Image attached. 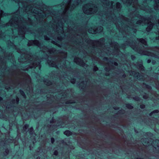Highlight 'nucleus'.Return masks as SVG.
Returning <instances> with one entry per match:
<instances>
[{"label": "nucleus", "mask_w": 159, "mask_h": 159, "mask_svg": "<svg viewBox=\"0 0 159 159\" xmlns=\"http://www.w3.org/2000/svg\"><path fill=\"white\" fill-rule=\"evenodd\" d=\"M141 20H138L136 22L133 20H131V21L129 20L124 17L122 15H121L116 18V16H115L114 13H110L109 15H108L107 19L111 20L116 25V27L119 30V32H121L124 35V33L127 34L128 31L131 28L133 29L135 27V23L137 24L140 25L142 23H146L148 21V18L141 16ZM126 36H123L124 40H125V38L127 36H129L128 34H126Z\"/></svg>", "instance_id": "nucleus-1"}, {"label": "nucleus", "mask_w": 159, "mask_h": 159, "mask_svg": "<svg viewBox=\"0 0 159 159\" xmlns=\"http://www.w3.org/2000/svg\"><path fill=\"white\" fill-rule=\"evenodd\" d=\"M84 0H64L63 3L58 6L61 7L62 13L61 16L67 26V31H73L74 26L73 23L70 20L68 19V14L69 11H72L76 6L80 4H81Z\"/></svg>", "instance_id": "nucleus-2"}, {"label": "nucleus", "mask_w": 159, "mask_h": 159, "mask_svg": "<svg viewBox=\"0 0 159 159\" xmlns=\"http://www.w3.org/2000/svg\"><path fill=\"white\" fill-rule=\"evenodd\" d=\"M104 39L102 38L98 41H95L93 43V46L94 47H100L101 54L104 52L107 55L112 54L113 55H118L120 52L119 49V45L117 43L115 42H111L109 43V46L112 48V49L109 47H106L105 45L104 44Z\"/></svg>", "instance_id": "nucleus-3"}, {"label": "nucleus", "mask_w": 159, "mask_h": 159, "mask_svg": "<svg viewBox=\"0 0 159 159\" xmlns=\"http://www.w3.org/2000/svg\"><path fill=\"white\" fill-rule=\"evenodd\" d=\"M130 39H127L126 40H125L124 44L121 45L120 47H121L122 49H124L125 48V46H129L134 51L141 54L149 56L154 57L155 58L157 57L158 56L153 53L144 50V49H147L148 48L147 41L145 39L142 38L139 39V41L141 43V44L143 45L142 47H139L138 46L136 45L135 43L133 41L132 43L130 42Z\"/></svg>", "instance_id": "nucleus-4"}, {"label": "nucleus", "mask_w": 159, "mask_h": 159, "mask_svg": "<svg viewBox=\"0 0 159 159\" xmlns=\"http://www.w3.org/2000/svg\"><path fill=\"white\" fill-rule=\"evenodd\" d=\"M17 52L20 53L24 52V53L21 54L20 57L18 58V60L20 62L30 63L29 65L26 66L24 67L22 69L23 70H28L29 68H35L36 67H38L39 69L40 70L41 67V61L37 57L34 59V57L31 55L25 53L26 51L24 49H22L21 51L20 49L18 50Z\"/></svg>", "instance_id": "nucleus-5"}, {"label": "nucleus", "mask_w": 159, "mask_h": 159, "mask_svg": "<svg viewBox=\"0 0 159 159\" xmlns=\"http://www.w3.org/2000/svg\"><path fill=\"white\" fill-rule=\"evenodd\" d=\"M82 10L84 14L87 15H92L96 13L98 11V9L96 5L89 3L84 5L83 7Z\"/></svg>", "instance_id": "nucleus-6"}, {"label": "nucleus", "mask_w": 159, "mask_h": 159, "mask_svg": "<svg viewBox=\"0 0 159 159\" xmlns=\"http://www.w3.org/2000/svg\"><path fill=\"white\" fill-rule=\"evenodd\" d=\"M59 61V59H58V60L55 59L52 60L48 59L47 61V62L49 66L58 68L57 66H58L60 64Z\"/></svg>", "instance_id": "nucleus-7"}, {"label": "nucleus", "mask_w": 159, "mask_h": 159, "mask_svg": "<svg viewBox=\"0 0 159 159\" xmlns=\"http://www.w3.org/2000/svg\"><path fill=\"white\" fill-rule=\"evenodd\" d=\"M102 6L104 7H108L111 9H113L114 6H113L114 2L111 1L110 2L108 0H101Z\"/></svg>", "instance_id": "nucleus-8"}, {"label": "nucleus", "mask_w": 159, "mask_h": 159, "mask_svg": "<svg viewBox=\"0 0 159 159\" xmlns=\"http://www.w3.org/2000/svg\"><path fill=\"white\" fill-rule=\"evenodd\" d=\"M103 60H105L107 61V62L108 63V65L109 66V67H106L105 68V70H106V71H110V66H111L113 64H114V65L116 66H118V63L116 62H113V61H109V60L108 59V58L107 57H105L103 58Z\"/></svg>", "instance_id": "nucleus-9"}, {"label": "nucleus", "mask_w": 159, "mask_h": 159, "mask_svg": "<svg viewBox=\"0 0 159 159\" xmlns=\"http://www.w3.org/2000/svg\"><path fill=\"white\" fill-rule=\"evenodd\" d=\"M74 61L77 64L83 67L85 66L87 67L88 65L86 64L80 58L78 57H75L74 59Z\"/></svg>", "instance_id": "nucleus-10"}, {"label": "nucleus", "mask_w": 159, "mask_h": 159, "mask_svg": "<svg viewBox=\"0 0 159 159\" xmlns=\"http://www.w3.org/2000/svg\"><path fill=\"white\" fill-rule=\"evenodd\" d=\"M28 46L35 45L38 47H39L41 46V43L39 41L37 40H29L27 44Z\"/></svg>", "instance_id": "nucleus-11"}, {"label": "nucleus", "mask_w": 159, "mask_h": 159, "mask_svg": "<svg viewBox=\"0 0 159 159\" xmlns=\"http://www.w3.org/2000/svg\"><path fill=\"white\" fill-rule=\"evenodd\" d=\"M122 2H123L124 4H126L127 6H130L132 3L133 2L134 5L133 7L134 8H136V5L134 4H136L137 3L136 0H135L134 2H133V0H123Z\"/></svg>", "instance_id": "nucleus-12"}, {"label": "nucleus", "mask_w": 159, "mask_h": 159, "mask_svg": "<svg viewBox=\"0 0 159 159\" xmlns=\"http://www.w3.org/2000/svg\"><path fill=\"white\" fill-rule=\"evenodd\" d=\"M147 23H148V26L146 29V30L147 32H149L152 29L153 26L154 25V24L151 21L149 22L148 20V21L147 22Z\"/></svg>", "instance_id": "nucleus-13"}, {"label": "nucleus", "mask_w": 159, "mask_h": 159, "mask_svg": "<svg viewBox=\"0 0 159 159\" xmlns=\"http://www.w3.org/2000/svg\"><path fill=\"white\" fill-rule=\"evenodd\" d=\"M152 145L155 149H157V148H159V140H156L153 141L152 143Z\"/></svg>", "instance_id": "nucleus-14"}, {"label": "nucleus", "mask_w": 159, "mask_h": 159, "mask_svg": "<svg viewBox=\"0 0 159 159\" xmlns=\"http://www.w3.org/2000/svg\"><path fill=\"white\" fill-rule=\"evenodd\" d=\"M143 144L145 146L149 145L150 143L148 139H143L142 140Z\"/></svg>", "instance_id": "nucleus-15"}, {"label": "nucleus", "mask_w": 159, "mask_h": 159, "mask_svg": "<svg viewBox=\"0 0 159 159\" xmlns=\"http://www.w3.org/2000/svg\"><path fill=\"white\" fill-rule=\"evenodd\" d=\"M155 3L154 6V8L156 11H159V0H154Z\"/></svg>", "instance_id": "nucleus-16"}, {"label": "nucleus", "mask_w": 159, "mask_h": 159, "mask_svg": "<svg viewBox=\"0 0 159 159\" xmlns=\"http://www.w3.org/2000/svg\"><path fill=\"white\" fill-rule=\"evenodd\" d=\"M132 75L135 76L138 79H140V76L141 75L140 74L139 72H136L134 71H133L132 72Z\"/></svg>", "instance_id": "nucleus-17"}, {"label": "nucleus", "mask_w": 159, "mask_h": 159, "mask_svg": "<svg viewBox=\"0 0 159 159\" xmlns=\"http://www.w3.org/2000/svg\"><path fill=\"white\" fill-rule=\"evenodd\" d=\"M95 29L96 33H101L103 30V27L101 26H98L97 28L95 27Z\"/></svg>", "instance_id": "nucleus-18"}, {"label": "nucleus", "mask_w": 159, "mask_h": 159, "mask_svg": "<svg viewBox=\"0 0 159 159\" xmlns=\"http://www.w3.org/2000/svg\"><path fill=\"white\" fill-rule=\"evenodd\" d=\"M88 32L91 34H96V31L95 27L91 28L89 29Z\"/></svg>", "instance_id": "nucleus-19"}, {"label": "nucleus", "mask_w": 159, "mask_h": 159, "mask_svg": "<svg viewBox=\"0 0 159 159\" xmlns=\"http://www.w3.org/2000/svg\"><path fill=\"white\" fill-rule=\"evenodd\" d=\"M47 52L48 53V54L47 53H46V55H47V56L48 57V54L50 53H51L52 52H53L55 51V49L54 48H52L50 49H48L47 48Z\"/></svg>", "instance_id": "nucleus-20"}, {"label": "nucleus", "mask_w": 159, "mask_h": 159, "mask_svg": "<svg viewBox=\"0 0 159 159\" xmlns=\"http://www.w3.org/2000/svg\"><path fill=\"white\" fill-rule=\"evenodd\" d=\"M64 134L67 136H69L72 134V133L70 130H66L64 132Z\"/></svg>", "instance_id": "nucleus-21"}, {"label": "nucleus", "mask_w": 159, "mask_h": 159, "mask_svg": "<svg viewBox=\"0 0 159 159\" xmlns=\"http://www.w3.org/2000/svg\"><path fill=\"white\" fill-rule=\"evenodd\" d=\"M121 7V6L119 2H117L116 4V8L118 11H120Z\"/></svg>", "instance_id": "nucleus-22"}, {"label": "nucleus", "mask_w": 159, "mask_h": 159, "mask_svg": "<svg viewBox=\"0 0 159 159\" xmlns=\"http://www.w3.org/2000/svg\"><path fill=\"white\" fill-rule=\"evenodd\" d=\"M79 86L80 88L82 89H84L86 87V84L84 83V82L83 81L80 84Z\"/></svg>", "instance_id": "nucleus-23"}, {"label": "nucleus", "mask_w": 159, "mask_h": 159, "mask_svg": "<svg viewBox=\"0 0 159 159\" xmlns=\"http://www.w3.org/2000/svg\"><path fill=\"white\" fill-rule=\"evenodd\" d=\"M44 83L45 84L48 86L51 85L52 84L51 82L48 80H45L44 81Z\"/></svg>", "instance_id": "nucleus-24"}, {"label": "nucleus", "mask_w": 159, "mask_h": 159, "mask_svg": "<svg viewBox=\"0 0 159 159\" xmlns=\"http://www.w3.org/2000/svg\"><path fill=\"white\" fill-rule=\"evenodd\" d=\"M159 112V111L158 110H155L151 112L149 114L150 116H152L153 114L157 113Z\"/></svg>", "instance_id": "nucleus-25"}, {"label": "nucleus", "mask_w": 159, "mask_h": 159, "mask_svg": "<svg viewBox=\"0 0 159 159\" xmlns=\"http://www.w3.org/2000/svg\"><path fill=\"white\" fill-rule=\"evenodd\" d=\"M29 133L30 135H32L34 132V131L32 127H31L29 130Z\"/></svg>", "instance_id": "nucleus-26"}, {"label": "nucleus", "mask_w": 159, "mask_h": 159, "mask_svg": "<svg viewBox=\"0 0 159 159\" xmlns=\"http://www.w3.org/2000/svg\"><path fill=\"white\" fill-rule=\"evenodd\" d=\"M126 107L128 109H131L133 108V107L131 104H126Z\"/></svg>", "instance_id": "nucleus-27"}, {"label": "nucleus", "mask_w": 159, "mask_h": 159, "mask_svg": "<svg viewBox=\"0 0 159 159\" xmlns=\"http://www.w3.org/2000/svg\"><path fill=\"white\" fill-rule=\"evenodd\" d=\"M29 125L27 124H25L23 127V130L25 131H26V130L29 127Z\"/></svg>", "instance_id": "nucleus-28"}, {"label": "nucleus", "mask_w": 159, "mask_h": 159, "mask_svg": "<svg viewBox=\"0 0 159 159\" xmlns=\"http://www.w3.org/2000/svg\"><path fill=\"white\" fill-rule=\"evenodd\" d=\"M7 44L8 45V46L9 47L12 46L13 45V43L11 42L10 41L8 40L7 42Z\"/></svg>", "instance_id": "nucleus-29"}, {"label": "nucleus", "mask_w": 159, "mask_h": 159, "mask_svg": "<svg viewBox=\"0 0 159 159\" xmlns=\"http://www.w3.org/2000/svg\"><path fill=\"white\" fill-rule=\"evenodd\" d=\"M20 94L24 97V98H26V95L23 91L20 89Z\"/></svg>", "instance_id": "nucleus-30"}, {"label": "nucleus", "mask_w": 159, "mask_h": 159, "mask_svg": "<svg viewBox=\"0 0 159 159\" xmlns=\"http://www.w3.org/2000/svg\"><path fill=\"white\" fill-rule=\"evenodd\" d=\"M139 69L141 71H144V68L142 64H140L139 66Z\"/></svg>", "instance_id": "nucleus-31"}, {"label": "nucleus", "mask_w": 159, "mask_h": 159, "mask_svg": "<svg viewBox=\"0 0 159 159\" xmlns=\"http://www.w3.org/2000/svg\"><path fill=\"white\" fill-rule=\"evenodd\" d=\"M133 99L136 101H139L140 100V98L138 97V96H135L133 98Z\"/></svg>", "instance_id": "nucleus-32"}, {"label": "nucleus", "mask_w": 159, "mask_h": 159, "mask_svg": "<svg viewBox=\"0 0 159 159\" xmlns=\"http://www.w3.org/2000/svg\"><path fill=\"white\" fill-rule=\"evenodd\" d=\"M86 33H84V34H80L79 35L78 34L77 36H79V37L81 38L82 39H83V36H85V35H86Z\"/></svg>", "instance_id": "nucleus-33"}, {"label": "nucleus", "mask_w": 159, "mask_h": 159, "mask_svg": "<svg viewBox=\"0 0 159 159\" xmlns=\"http://www.w3.org/2000/svg\"><path fill=\"white\" fill-rule=\"evenodd\" d=\"M143 86H145L146 87V88L148 89H151V87L149 86V85H147L146 84H145L143 83Z\"/></svg>", "instance_id": "nucleus-34"}, {"label": "nucleus", "mask_w": 159, "mask_h": 159, "mask_svg": "<svg viewBox=\"0 0 159 159\" xmlns=\"http://www.w3.org/2000/svg\"><path fill=\"white\" fill-rule=\"evenodd\" d=\"M51 43H52L54 44H55L56 45H57V46H58V47H61V45L59 44H58V43H57L55 41H51Z\"/></svg>", "instance_id": "nucleus-35"}, {"label": "nucleus", "mask_w": 159, "mask_h": 159, "mask_svg": "<svg viewBox=\"0 0 159 159\" xmlns=\"http://www.w3.org/2000/svg\"><path fill=\"white\" fill-rule=\"evenodd\" d=\"M9 152V150L7 148L5 150V153H4V154L5 156L7 155L8 154Z\"/></svg>", "instance_id": "nucleus-36"}, {"label": "nucleus", "mask_w": 159, "mask_h": 159, "mask_svg": "<svg viewBox=\"0 0 159 159\" xmlns=\"http://www.w3.org/2000/svg\"><path fill=\"white\" fill-rule=\"evenodd\" d=\"M44 39L46 41H49L50 40V39L47 37L46 35L44 36Z\"/></svg>", "instance_id": "nucleus-37"}, {"label": "nucleus", "mask_w": 159, "mask_h": 159, "mask_svg": "<svg viewBox=\"0 0 159 159\" xmlns=\"http://www.w3.org/2000/svg\"><path fill=\"white\" fill-rule=\"evenodd\" d=\"M148 98V95L146 94H145V95L143 96V98L145 99H146Z\"/></svg>", "instance_id": "nucleus-38"}, {"label": "nucleus", "mask_w": 159, "mask_h": 159, "mask_svg": "<svg viewBox=\"0 0 159 159\" xmlns=\"http://www.w3.org/2000/svg\"><path fill=\"white\" fill-rule=\"evenodd\" d=\"M75 79H73L71 80L70 82L74 84L75 83Z\"/></svg>", "instance_id": "nucleus-39"}, {"label": "nucleus", "mask_w": 159, "mask_h": 159, "mask_svg": "<svg viewBox=\"0 0 159 159\" xmlns=\"http://www.w3.org/2000/svg\"><path fill=\"white\" fill-rule=\"evenodd\" d=\"M58 152L57 151L55 150L54 151L53 154L56 156H57L58 155Z\"/></svg>", "instance_id": "nucleus-40"}, {"label": "nucleus", "mask_w": 159, "mask_h": 159, "mask_svg": "<svg viewBox=\"0 0 159 159\" xmlns=\"http://www.w3.org/2000/svg\"><path fill=\"white\" fill-rule=\"evenodd\" d=\"M98 70V68L96 66H94L93 68V70L96 71Z\"/></svg>", "instance_id": "nucleus-41"}, {"label": "nucleus", "mask_w": 159, "mask_h": 159, "mask_svg": "<svg viewBox=\"0 0 159 159\" xmlns=\"http://www.w3.org/2000/svg\"><path fill=\"white\" fill-rule=\"evenodd\" d=\"M55 140L53 138H51V142L52 143H53L54 142Z\"/></svg>", "instance_id": "nucleus-42"}, {"label": "nucleus", "mask_w": 159, "mask_h": 159, "mask_svg": "<svg viewBox=\"0 0 159 159\" xmlns=\"http://www.w3.org/2000/svg\"><path fill=\"white\" fill-rule=\"evenodd\" d=\"M140 107L141 108L143 109L145 108V105H141Z\"/></svg>", "instance_id": "nucleus-43"}, {"label": "nucleus", "mask_w": 159, "mask_h": 159, "mask_svg": "<svg viewBox=\"0 0 159 159\" xmlns=\"http://www.w3.org/2000/svg\"><path fill=\"white\" fill-rule=\"evenodd\" d=\"M51 123H54L55 122L54 121V120L53 118H52L51 120H50V121Z\"/></svg>", "instance_id": "nucleus-44"}, {"label": "nucleus", "mask_w": 159, "mask_h": 159, "mask_svg": "<svg viewBox=\"0 0 159 159\" xmlns=\"http://www.w3.org/2000/svg\"><path fill=\"white\" fill-rule=\"evenodd\" d=\"M131 57V58L133 60H134L135 59V57L133 55H132Z\"/></svg>", "instance_id": "nucleus-45"}, {"label": "nucleus", "mask_w": 159, "mask_h": 159, "mask_svg": "<svg viewBox=\"0 0 159 159\" xmlns=\"http://www.w3.org/2000/svg\"><path fill=\"white\" fill-rule=\"evenodd\" d=\"M64 57H63V58H66L67 57V55L66 54H64Z\"/></svg>", "instance_id": "nucleus-46"}, {"label": "nucleus", "mask_w": 159, "mask_h": 159, "mask_svg": "<svg viewBox=\"0 0 159 159\" xmlns=\"http://www.w3.org/2000/svg\"><path fill=\"white\" fill-rule=\"evenodd\" d=\"M73 103V102H66V103Z\"/></svg>", "instance_id": "nucleus-47"}, {"label": "nucleus", "mask_w": 159, "mask_h": 159, "mask_svg": "<svg viewBox=\"0 0 159 159\" xmlns=\"http://www.w3.org/2000/svg\"><path fill=\"white\" fill-rule=\"evenodd\" d=\"M151 62V60L150 59H148L147 61V62L148 63H150Z\"/></svg>", "instance_id": "nucleus-48"}, {"label": "nucleus", "mask_w": 159, "mask_h": 159, "mask_svg": "<svg viewBox=\"0 0 159 159\" xmlns=\"http://www.w3.org/2000/svg\"><path fill=\"white\" fill-rule=\"evenodd\" d=\"M156 63V61H152V64L154 65Z\"/></svg>", "instance_id": "nucleus-49"}, {"label": "nucleus", "mask_w": 159, "mask_h": 159, "mask_svg": "<svg viewBox=\"0 0 159 159\" xmlns=\"http://www.w3.org/2000/svg\"><path fill=\"white\" fill-rule=\"evenodd\" d=\"M16 101H17V103H18V102L19 101V99L18 98H16Z\"/></svg>", "instance_id": "nucleus-50"}, {"label": "nucleus", "mask_w": 159, "mask_h": 159, "mask_svg": "<svg viewBox=\"0 0 159 159\" xmlns=\"http://www.w3.org/2000/svg\"><path fill=\"white\" fill-rule=\"evenodd\" d=\"M28 78L29 79V81L30 82V76L29 75H28L27 76Z\"/></svg>", "instance_id": "nucleus-51"}, {"label": "nucleus", "mask_w": 159, "mask_h": 159, "mask_svg": "<svg viewBox=\"0 0 159 159\" xmlns=\"http://www.w3.org/2000/svg\"><path fill=\"white\" fill-rule=\"evenodd\" d=\"M2 66L1 64H0V69H2Z\"/></svg>", "instance_id": "nucleus-52"}, {"label": "nucleus", "mask_w": 159, "mask_h": 159, "mask_svg": "<svg viewBox=\"0 0 159 159\" xmlns=\"http://www.w3.org/2000/svg\"><path fill=\"white\" fill-rule=\"evenodd\" d=\"M2 100V97H0V101Z\"/></svg>", "instance_id": "nucleus-53"}, {"label": "nucleus", "mask_w": 159, "mask_h": 159, "mask_svg": "<svg viewBox=\"0 0 159 159\" xmlns=\"http://www.w3.org/2000/svg\"><path fill=\"white\" fill-rule=\"evenodd\" d=\"M121 111L122 113H124L125 112V111L124 110Z\"/></svg>", "instance_id": "nucleus-54"}, {"label": "nucleus", "mask_w": 159, "mask_h": 159, "mask_svg": "<svg viewBox=\"0 0 159 159\" xmlns=\"http://www.w3.org/2000/svg\"><path fill=\"white\" fill-rule=\"evenodd\" d=\"M36 159H40V157H38Z\"/></svg>", "instance_id": "nucleus-55"}, {"label": "nucleus", "mask_w": 159, "mask_h": 159, "mask_svg": "<svg viewBox=\"0 0 159 159\" xmlns=\"http://www.w3.org/2000/svg\"><path fill=\"white\" fill-rule=\"evenodd\" d=\"M157 21L158 22V23L159 24V19H158Z\"/></svg>", "instance_id": "nucleus-56"}, {"label": "nucleus", "mask_w": 159, "mask_h": 159, "mask_svg": "<svg viewBox=\"0 0 159 159\" xmlns=\"http://www.w3.org/2000/svg\"><path fill=\"white\" fill-rule=\"evenodd\" d=\"M106 75H109V74H108V73H106Z\"/></svg>", "instance_id": "nucleus-57"}, {"label": "nucleus", "mask_w": 159, "mask_h": 159, "mask_svg": "<svg viewBox=\"0 0 159 159\" xmlns=\"http://www.w3.org/2000/svg\"><path fill=\"white\" fill-rule=\"evenodd\" d=\"M114 109H115V110H117V109H118L119 108H114Z\"/></svg>", "instance_id": "nucleus-58"}, {"label": "nucleus", "mask_w": 159, "mask_h": 159, "mask_svg": "<svg viewBox=\"0 0 159 159\" xmlns=\"http://www.w3.org/2000/svg\"><path fill=\"white\" fill-rule=\"evenodd\" d=\"M123 76H125V75H123Z\"/></svg>", "instance_id": "nucleus-59"}]
</instances>
